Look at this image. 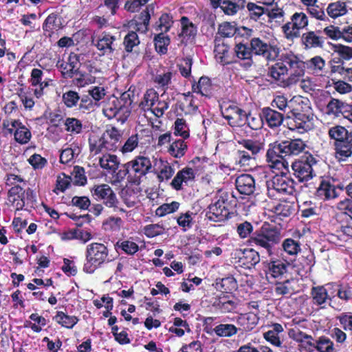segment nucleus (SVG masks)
Returning a JSON list of instances; mask_svg holds the SVG:
<instances>
[{"label":"nucleus","mask_w":352,"mask_h":352,"mask_svg":"<svg viewBox=\"0 0 352 352\" xmlns=\"http://www.w3.org/2000/svg\"><path fill=\"white\" fill-rule=\"evenodd\" d=\"M316 162L315 157L309 155L306 156L305 160H298L292 163V168L294 175L300 182L311 179L314 175L313 166L316 165Z\"/></svg>","instance_id":"11"},{"label":"nucleus","mask_w":352,"mask_h":352,"mask_svg":"<svg viewBox=\"0 0 352 352\" xmlns=\"http://www.w3.org/2000/svg\"><path fill=\"white\" fill-rule=\"evenodd\" d=\"M100 167L109 173H114L120 166V160L115 155L104 154L99 159Z\"/></svg>","instance_id":"25"},{"label":"nucleus","mask_w":352,"mask_h":352,"mask_svg":"<svg viewBox=\"0 0 352 352\" xmlns=\"http://www.w3.org/2000/svg\"><path fill=\"white\" fill-rule=\"evenodd\" d=\"M60 28V23L58 21L56 14H50L45 20L43 25V29L45 32H51L54 30H58Z\"/></svg>","instance_id":"58"},{"label":"nucleus","mask_w":352,"mask_h":352,"mask_svg":"<svg viewBox=\"0 0 352 352\" xmlns=\"http://www.w3.org/2000/svg\"><path fill=\"white\" fill-rule=\"evenodd\" d=\"M229 47L223 43H217L214 53L217 60L222 65L229 64L232 60L229 56Z\"/></svg>","instance_id":"30"},{"label":"nucleus","mask_w":352,"mask_h":352,"mask_svg":"<svg viewBox=\"0 0 352 352\" xmlns=\"http://www.w3.org/2000/svg\"><path fill=\"white\" fill-rule=\"evenodd\" d=\"M174 133L175 135L181 136L183 139H186L189 137L188 128L184 119L177 118L175 120Z\"/></svg>","instance_id":"61"},{"label":"nucleus","mask_w":352,"mask_h":352,"mask_svg":"<svg viewBox=\"0 0 352 352\" xmlns=\"http://www.w3.org/2000/svg\"><path fill=\"white\" fill-rule=\"evenodd\" d=\"M289 265L282 261H274L269 263L268 273L274 278L281 277L287 271Z\"/></svg>","instance_id":"36"},{"label":"nucleus","mask_w":352,"mask_h":352,"mask_svg":"<svg viewBox=\"0 0 352 352\" xmlns=\"http://www.w3.org/2000/svg\"><path fill=\"white\" fill-rule=\"evenodd\" d=\"M306 65L307 68L311 69L313 73L318 74L324 67L325 61L322 57L316 56L307 60Z\"/></svg>","instance_id":"52"},{"label":"nucleus","mask_w":352,"mask_h":352,"mask_svg":"<svg viewBox=\"0 0 352 352\" xmlns=\"http://www.w3.org/2000/svg\"><path fill=\"white\" fill-rule=\"evenodd\" d=\"M239 144L245 149V151H248L255 157L257 154L264 150L265 146L264 142L252 139L243 140Z\"/></svg>","instance_id":"32"},{"label":"nucleus","mask_w":352,"mask_h":352,"mask_svg":"<svg viewBox=\"0 0 352 352\" xmlns=\"http://www.w3.org/2000/svg\"><path fill=\"white\" fill-rule=\"evenodd\" d=\"M280 241V233L274 228L262 227L251 237V243L270 253L272 248Z\"/></svg>","instance_id":"6"},{"label":"nucleus","mask_w":352,"mask_h":352,"mask_svg":"<svg viewBox=\"0 0 352 352\" xmlns=\"http://www.w3.org/2000/svg\"><path fill=\"white\" fill-rule=\"evenodd\" d=\"M122 167V168L118 169L114 173H110L112 175L111 179V183L112 184L118 185L124 181L126 175L131 172L129 168L126 167V164H124Z\"/></svg>","instance_id":"62"},{"label":"nucleus","mask_w":352,"mask_h":352,"mask_svg":"<svg viewBox=\"0 0 352 352\" xmlns=\"http://www.w3.org/2000/svg\"><path fill=\"white\" fill-rule=\"evenodd\" d=\"M54 319L62 327L67 329H72L78 321L77 317L69 316L63 311H58Z\"/></svg>","instance_id":"38"},{"label":"nucleus","mask_w":352,"mask_h":352,"mask_svg":"<svg viewBox=\"0 0 352 352\" xmlns=\"http://www.w3.org/2000/svg\"><path fill=\"white\" fill-rule=\"evenodd\" d=\"M338 188L329 181H322L317 188L316 195L324 199H331L338 197Z\"/></svg>","instance_id":"23"},{"label":"nucleus","mask_w":352,"mask_h":352,"mask_svg":"<svg viewBox=\"0 0 352 352\" xmlns=\"http://www.w3.org/2000/svg\"><path fill=\"white\" fill-rule=\"evenodd\" d=\"M334 52L338 55V60L337 61V63L352 59L351 47L343 45H336Z\"/></svg>","instance_id":"48"},{"label":"nucleus","mask_w":352,"mask_h":352,"mask_svg":"<svg viewBox=\"0 0 352 352\" xmlns=\"http://www.w3.org/2000/svg\"><path fill=\"white\" fill-rule=\"evenodd\" d=\"M282 247L285 253L291 256H296L300 251V244L293 239H286L282 243Z\"/></svg>","instance_id":"45"},{"label":"nucleus","mask_w":352,"mask_h":352,"mask_svg":"<svg viewBox=\"0 0 352 352\" xmlns=\"http://www.w3.org/2000/svg\"><path fill=\"white\" fill-rule=\"evenodd\" d=\"M234 52L236 57L241 60H249L248 64L251 65L252 54L253 53L251 47L243 43H238L234 47Z\"/></svg>","instance_id":"47"},{"label":"nucleus","mask_w":352,"mask_h":352,"mask_svg":"<svg viewBox=\"0 0 352 352\" xmlns=\"http://www.w3.org/2000/svg\"><path fill=\"white\" fill-rule=\"evenodd\" d=\"M349 108L350 105L335 98H332L327 106V113L337 116L347 112Z\"/></svg>","instance_id":"33"},{"label":"nucleus","mask_w":352,"mask_h":352,"mask_svg":"<svg viewBox=\"0 0 352 352\" xmlns=\"http://www.w3.org/2000/svg\"><path fill=\"white\" fill-rule=\"evenodd\" d=\"M338 297L345 302L352 299V284H342L336 285Z\"/></svg>","instance_id":"51"},{"label":"nucleus","mask_w":352,"mask_h":352,"mask_svg":"<svg viewBox=\"0 0 352 352\" xmlns=\"http://www.w3.org/2000/svg\"><path fill=\"white\" fill-rule=\"evenodd\" d=\"M80 148L76 145L64 148L60 155V162L62 164H69L74 162V157L78 156Z\"/></svg>","instance_id":"41"},{"label":"nucleus","mask_w":352,"mask_h":352,"mask_svg":"<svg viewBox=\"0 0 352 352\" xmlns=\"http://www.w3.org/2000/svg\"><path fill=\"white\" fill-rule=\"evenodd\" d=\"M154 41L156 50L161 54H165L170 43L169 38L164 32H160L155 37Z\"/></svg>","instance_id":"54"},{"label":"nucleus","mask_w":352,"mask_h":352,"mask_svg":"<svg viewBox=\"0 0 352 352\" xmlns=\"http://www.w3.org/2000/svg\"><path fill=\"white\" fill-rule=\"evenodd\" d=\"M348 131L342 126H335L329 129V135L331 139L335 140L337 142L344 141Z\"/></svg>","instance_id":"55"},{"label":"nucleus","mask_w":352,"mask_h":352,"mask_svg":"<svg viewBox=\"0 0 352 352\" xmlns=\"http://www.w3.org/2000/svg\"><path fill=\"white\" fill-rule=\"evenodd\" d=\"M220 8L225 14L229 16L236 14L241 10L235 3L230 0H223Z\"/></svg>","instance_id":"64"},{"label":"nucleus","mask_w":352,"mask_h":352,"mask_svg":"<svg viewBox=\"0 0 352 352\" xmlns=\"http://www.w3.org/2000/svg\"><path fill=\"white\" fill-rule=\"evenodd\" d=\"M83 271L94 273L97 269L111 261L108 247L102 243L93 242L86 246Z\"/></svg>","instance_id":"3"},{"label":"nucleus","mask_w":352,"mask_h":352,"mask_svg":"<svg viewBox=\"0 0 352 352\" xmlns=\"http://www.w3.org/2000/svg\"><path fill=\"white\" fill-rule=\"evenodd\" d=\"M43 72L42 70L34 68L31 72L30 82L34 87L41 86L47 87L49 85V81L47 79L43 80Z\"/></svg>","instance_id":"46"},{"label":"nucleus","mask_w":352,"mask_h":352,"mask_svg":"<svg viewBox=\"0 0 352 352\" xmlns=\"http://www.w3.org/2000/svg\"><path fill=\"white\" fill-rule=\"evenodd\" d=\"M238 191L245 195H252L255 190V181L253 177L249 174L239 175L235 181Z\"/></svg>","instance_id":"20"},{"label":"nucleus","mask_w":352,"mask_h":352,"mask_svg":"<svg viewBox=\"0 0 352 352\" xmlns=\"http://www.w3.org/2000/svg\"><path fill=\"white\" fill-rule=\"evenodd\" d=\"M317 0H312L311 3L303 4L307 6V10L308 12L313 17L319 19L324 20L326 17L325 13L322 8L319 6L316 5Z\"/></svg>","instance_id":"53"},{"label":"nucleus","mask_w":352,"mask_h":352,"mask_svg":"<svg viewBox=\"0 0 352 352\" xmlns=\"http://www.w3.org/2000/svg\"><path fill=\"white\" fill-rule=\"evenodd\" d=\"M305 64V62L302 61L293 53L287 52L281 55L280 61L270 67L268 75L275 80L284 82L285 76L288 73L286 65H288L292 70V74L287 82L284 83V85H289L296 83L298 80L296 78L304 75Z\"/></svg>","instance_id":"1"},{"label":"nucleus","mask_w":352,"mask_h":352,"mask_svg":"<svg viewBox=\"0 0 352 352\" xmlns=\"http://www.w3.org/2000/svg\"><path fill=\"white\" fill-rule=\"evenodd\" d=\"M352 155V148L344 141L336 143V157L338 161H345Z\"/></svg>","instance_id":"43"},{"label":"nucleus","mask_w":352,"mask_h":352,"mask_svg":"<svg viewBox=\"0 0 352 352\" xmlns=\"http://www.w3.org/2000/svg\"><path fill=\"white\" fill-rule=\"evenodd\" d=\"M65 126L67 131L75 134L80 133L82 129L81 121L74 118H67L65 121Z\"/></svg>","instance_id":"56"},{"label":"nucleus","mask_w":352,"mask_h":352,"mask_svg":"<svg viewBox=\"0 0 352 352\" xmlns=\"http://www.w3.org/2000/svg\"><path fill=\"white\" fill-rule=\"evenodd\" d=\"M195 177L194 170L192 168L185 167L177 173L170 185L173 189L180 190L183 188V184H188L189 182L194 180Z\"/></svg>","instance_id":"19"},{"label":"nucleus","mask_w":352,"mask_h":352,"mask_svg":"<svg viewBox=\"0 0 352 352\" xmlns=\"http://www.w3.org/2000/svg\"><path fill=\"white\" fill-rule=\"evenodd\" d=\"M211 83L210 80L206 76L199 78L197 84H194L192 87V91L200 94L201 96H208L210 94Z\"/></svg>","instance_id":"39"},{"label":"nucleus","mask_w":352,"mask_h":352,"mask_svg":"<svg viewBox=\"0 0 352 352\" xmlns=\"http://www.w3.org/2000/svg\"><path fill=\"white\" fill-rule=\"evenodd\" d=\"M306 104L300 96H294L288 101L287 116L293 118L289 124L292 131H298L300 133L308 131L314 127L313 116L304 112Z\"/></svg>","instance_id":"2"},{"label":"nucleus","mask_w":352,"mask_h":352,"mask_svg":"<svg viewBox=\"0 0 352 352\" xmlns=\"http://www.w3.org/2000/svg\"><path fill=\"white\" fill-rule=\"evenodd\" d=\"M309 23L308 17L302 12L293 14L288 21L283 25L282 30L285 36L288 40H294L300 36V31L305 28Z\"/></svg>","instance_id":"7"},{"label":"nucleus","mask_w":352,"mask_h":352,"mask_svg":"<svg viewBox=\"0 0 352 352\" xmlns=\"http://www.w3.org/2000/svg\"><path fill=\"white\" fill-rule=\"evenodd\" d=\"M207 218L214 222H221L228 219L229 211L227 204L223 199H218L208 206Z\"/></svg>","instance_id":"15"},{"label":"nucleus","mask_w":352,"mask_h":352,"mask_svg":"<svg viewBox=\"0 0 352 352\" xmlns=\"http://www.w3.org/2000/svg\"><path fill=\"white\" fill-rule=\"evenodd\" d=\"M259 318L257 313L249 312L241 314L236 318V323L244 331H252L258 324Z\"/></svg>","instance_id":"21"},{"label":"nucleus","mask_w":352,"mask_h":352,"mask_svg":"<svg viewBox=\"0 0 352 352\" xmlns=\"http://www.w3.org/2000/svg\"><path fill=\"white\" fill-rule=\"evenodd\" d=\"M301 40L305 48L322 47L323 43L322 38L313 31L304 33Z\"/></svg>","instance_id":"31"},{"label":"nucleus","mask_w":352,"mask_h":352,"mask_svg":"<svg viewBox=\"0 0 352 352\" xmlns=\"http://www.w3.org/2000/svg\"><path fill=\"white\" fill-rule=\"evenodd\" d=\"M181 23L182 32L179 34V36L182 37L184 39H188L190 37L195 36L197 32V29L192 23L189 21L187 17H182Z\"/></svg>","instance_id":"44"},{"label":"nucleus","mask_w":352,"mask_h":352,"mask_svg":"<svg viewBox=\"0 0 352 352\" xmlns=\"http://www.w3.org/2000/svg\"><path fill=\"white\" fill-rule=\"evenodd\" d=\"M164 230L165 228L160 223L149 224L144 228V232L145 235L149 238H153L162 234H164Z\"/></svg>","instance_id":"60"},{"label":"nucleus","mask_w":352,"mask_h":352,"mask_svg":"<svg viewBox=\"0 0 352 352\" xmlns=\"http://www.w3.org/2000/svg\"><path fill=\"white\" fill-rule=\"evenodd\" d=\"M3 128L8 133H14L16 142L24 144L28 143L32 137L31 132L19 120L8 118L2 123Z\"/></svg>","instance_id":"9"},{"label":"nucleus","mask_w":352,"mask_h":352,"mask_svg":"<svg viewBox=\"0 0 352 352\" xmlns=\"http://www.w3.org/2000/svg\"><path fill=\"white\" fill-rule=\"evenodd\" d=\"M221 113L232 126H242L245 123L246 113L235 104L222 107Z\"/></svg>","instance_id":"16"},{"label":"nucleus","mask_w":352,"mask_h":352,"mask_svg":"<svg viewBox=\"0 0 352 352\" xmlns=\"http://www.w3.org/2000/svg\"><path fill=\"white\" fill-rule=\"evenodd\" d=\"M262 113L270 128L279 126L283 123V114L270 107L263 109Z\"/></svg>","instance_id":"24"},{"label":"nucleus","mask_w":352,"mask_h":352,"mask_svg":"<svg viewBox=\"0 0 352 352\" xmlns=\"http://www.w3.org/2000/svg\"><path fill=\"white\" fill-rule=\"evenodd\" d=\"M153 171L159 182L168 181L175 173V168L167 161L162 159H155Z\"/></svg>","instance_id":"18"},{"label":"nucleus","mask_w":352,"mask_h":352,"mask_svg":"<svg viewBox=\"0 0 352 352\" xmlns=\"http://www.w3.org/2000/svg\"><path fill=\"white\" fill-rule=\"evenodd\" d=\"M126 167L129 168L131 173L138 178L145 176L152 172L153 162L150 157L144 155L136 156L131 161L126 163Z\"/></svg>","instance_id":"13"},{"label":"nucleus","mask_w":352,"mask_h":352,"mask_svg":"<svg viewBox=\"0 0 352 352\" xmlns=\"http://www.w3.org/2000/svg\"><path fill=\"white\" fill-rule=\"evenodd\" d=\"M267 196L275 200H280L282 195L294 192V182L284 175H275L267 182Z\"/></svg>","instance_id":"4"},{"label":"nucleus","mask_w":352,"mask_h":352,"mask_svg":"<svg viewBox=\"0 0 352 352\" xmlns=\"http://www.w3.org/2000/svg\"><path fill=\"white\" fill-rule=\"evenodd\" d=\"M263 116L258 114L246 113L245 122L252 130H258L263 127Z\"/></svg>","instance_id":"50"},{"label":"nucleus","mask_w":352,"mask_h":352,"mask_svg":"<svg viewBox=\"0 0 352 352\" xmlns=\"http://www.w3.org/2000/svg\"><path fill=\"white\" fill-rule=\"evenodd\" d=\"M336 285L333 283H328L322 286L314 287L311 291L313 303L324 307L327 302L331 307L340 309L336 302L335 294Z\"/></svg>","instance_id":"5"},{"label":"nucleus","mask_w":352,"mask_h":352,"mask_svg":"<svg viewBox=\"0 0 352 352\" xmlns=\"http://www.w3.org/2000/svg\"><path fill=\"white\" fill-rule=\"evenodd\" d=\"M187 148L188 146L184 140H173L168 146L167 152L175 158H181L185 155Z\"/></svg>","instance_id":"28"},{"label":"nucleus","mask_w":352,"mask_h":352,"mask_svg":"<svg viewBox=\"0 0 352 352\" xmlns=\"http://www.w3.org/2000/svg\"><path fill=\"white\" fill-rule=\"evenodd\" d=\"M280 144L283 148V154L286 156L297 155L305 148V142L300 139L283 141Z\"/></svg>","instance_id":"22"},{"label":"nucleus","mask_w":352,"mask_h":352,"mask_svg":"<svg viewBox=\"0 0 352 352\" xmlns=\"http://www.w3.org/2000/svg\"><path fill=\"white\" fill-rule=\"evenodd\" d=\"M276 215L289 217L294 211V205L285 201H280L271 209Z\"/></svg>","instance_id":"42"},{"label":"nucleus","mask_w":352,"mask_h":352,"mask_svg":"<svg viewBox=\"0 0 352 352\" xmlns=\"http://www.w3.org/2000/svg\"><path fill=\"white\" fill-rule=\"evenodd\" d=\"M138 144V135L137 134L132 135L126 140L122 146L120 145L119 149L123 154L131 153L134 151L135 148H137Z\"/></svg>","instance_id":"57"},{"label":"nucleus","mask_w":352,"mask_h":352,"mask_svg":"<svg viewBox=\"0 0 352 352\" xmlns=\"http://www.w3.org/2000/svg\"><path fill=\"white\" fill-rule=\"evenodd\" d=\"M283 148L280 143L272 144L266 153V160L272 168H275L280 173H286L288 171L289 163L285 159Z\"/></svg>","instance_id":"8"},{"label":"nucleus","mask_w":352,"mask_h":352,"mask_svg":"<svg viewBox=\"0 0 352 352\" xmlns=\"http://www.w3.org/2000/svg\"><path fill=\"white\" fill-rule=\"evenodd\" d=\"M247 9L250 18L256 21L267 12V9L252 2H249L247 4Z\"/></svg>","instance_id":"49"},{"label":"nucleus","mask_w":352,"mask_h":352,"mask_svg":"<svg viewBox=\"0 0 352 352\" xmlns=\"http://www.w3.org/2000/svg\"><path fill=\"white\" fill-rule=\"evenodd\" d=\"M158 99V94L157 91L151 89L146 91L144 95L143 100L140 103V107L144 110H151L155 104Z\"/></svg>","instance_id":"40"},{"label":"nucleus","mask_w":352,"mask_h":352,"mask_svg":"<svg viewBox=\"0 0 352 352\" xmlns=\"http://www.w3.org/2000/svg\"><path fill=\"white\" fill-rule=\"evenodd\" d=\"M240 330V328H237L235 325L232 324L224 323H221L215 326V327L213 329L214 333L217 336L226 338H230L236 335Z\"/></svg>","instance_id":"34"},{"label":"nucleus","mask_w":352,"mask_h":352,"mask_svg":"<svg viewBox=\"0 0 352 352\" xmlns=\"http://www.w3.org/2000/svg\"><path fill=\"white\" fill-rule=\"evenodd\" d=\"M260 261L258 253L253 249L244 250L239 257V262L246 268H251Z\"/></svg>","instance_id":"27"},{"label":"nucleus","mask_w":352,"mask_h":352,"mask_svg":"<svg viewBox=\"0 0 352 352\" xmlns=\"http://www.w3.org/2000/svg\"><path fill=\"white\" fill-rule=\"evenodd\" d=\"M236 162L243 168H251L256 164V157L248 151L239 149L236 154Z\"/></svg>","instance_id":"29"},{"label":"nucleus","mask_w":352,"mask_h":352,"mask_svg":"<svg viewBox=\"0 0 352 352\" xmlns=\"http://www.w3.org/2000/svg\"><path fill=\"white\" fill-rule=\"evenodd\" d=\"M30 318L36 323L28 322L26 327H30L34 332L38 333L41 331L42 327L46 325V320L44 317L39 316L38 314H32Z\"/></svg>","instance_id":"59"},{"label":"nucleus","mask_w":352,"mask_h":352,"mask_svg":"<svg viewBox=\"0 0 352 352\" xmlns=\"http://www.w3.org/2000/svg\"><path fill=\"white\" fill-rule=\"evenodd\" d=\"M91 192L96 200L102 201L107 207L117 206L118 201L116 195L108 184L95 185L91 189Z\"/></svg>","instance_id":"12"},{"label":"nucleus","mask_w":352,"mask_h":352,"mask_svg":"<svg viewBox=\"0 0 352 352\" xmlns=\"http://www.w3.org/2000/svg\"><path fill=\"white\" fill-rule=\"evenodd\" d=\"M115 38L108 34H102L97 41L96 47L98 50L102 51L103 54H109L113 52V41Z\"/></svg>","instance_id":"35"},{"label":"nucleus","mask_w":352,"mask_h":352,"mask_svg":"<svg viewBox=\"0 0 352 352\" xmlns=\"http://www.w3.org/2000/svg\"><path fill=\"white\" fill-rule=\"evenodd\" d=\"M250 47L255 55L261 56L267 60H274L280 53L277 45L267 43L258 37L250 40Z\"/></svg>","instance_id":"10"},{"label":"nucleus","mask_w":352,"mask_h":352,"mask_svg":"<svg viewBox=\"0 0 352 352\" xmlns=\"http://www.w3.org/2000/svg\"><path fill=\"white\" fill-rule=\"evenodd\" d=\"M80 100L78 94L74 91H68L63 94V101L68 108H72L78 104Z\"/></svg>","instance_id":"63"},{"label":"nucleus","mask_w":352,"mask_h":352,"mask_svg":"<svg viewBox=\"0 0 352 352\" xmlns=\"http://www.w3.org/2000/svg\"><path fill=\"white\" fill-rule=\"evenodd\" d=\"M112 102L107 103L103 108V114L108 119L116 118L118 122L124 123L130 115V111L120 105L119 100L113 98Z\"/></svg>","instance_id":"14"},{"label":"nucleus","mask_w":352,"mask_h":352,"mask_svg":"<svg viewBox=\"0 0 352 352\" xmlns=\"http://www.w3.org/2000/svg\"><path fill=\"white\" fill-rule=\"evenodd\" d=\"M122 132L114 126L106 129L102 136V144H104V149L109 151H116L120 147Z\"/></svg>","instance_id":"17"},{"label":"nucleus","mask_w":352,"mask_h":352,"mask_svg":"<svg viewBox=\"0 0 352 352\" xmlns=\"http://www.w3.org/2000/svg\"><path fill=\"white\" fill-rule=\"evenodd\" d=\"M310 346L318 352H333L334 351L333 342L326 337H320L318 340L310 343Z\"/></svg>","instance_id":"37"},{"label":"nucleus","mask_w":352,"mask_h":352,"mask_svg":"<svg viewBox=\"0 0 352 352\" xmlns=\"http://www.w3.org/2000/svg\"><path fill=\"white\" fill-rule=\"evenodd\" d=\"M326 10L329 16L332 19H337L338 17L344 16L348 12L346 2L341 1H336L330 3L327 6Z\"/></svg>","instance_id":"26"}]
</instances>
